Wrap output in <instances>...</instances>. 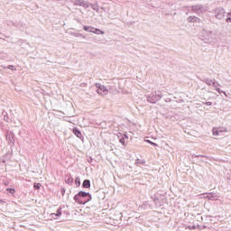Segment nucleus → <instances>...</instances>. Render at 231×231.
Listing matches in <instances>:
<instances>
[{
    "instance_id": "7c9ffc66",
    "label": "nucleus",
    "mask_w": 231,
    "mask_h": 231,
    "mask_svg": "<svg viewBox=\"0 0 231 231\" xmlns=\"http://www.w3.org/2000/svg\"><path fill=\"white\" fill-rule=\"evenodd\" d=\"M146 143H150V145H152L153 147H158V143L151 141V140H145Z\"/></svg>"
},
{
    "instance_id": "423d86ee",
    "label": "nucleus",
    "mask_w": 231,
    "mask_h": 231,
    "mask_svg": "<svg viewBox=\"0 0 231 231\" xmlns=\"http://www.w3.org/2000/svg\"><path fill=\"white\" fill-rule=\"evenodd\" d=\"M151 199H152L155 207H163L165 205V197L164 195L158 197L157 195H154L153 197L151 196Z\"/></svg>"
},
{
    "instance_id": "9d476101",
    "label": "nucleus",
    "mask_w": 231,
    "mask_h": 231,
    "mask_svg": "<svg viewBox=\"0 0 231 231\" xmlns=\"http://www.w3.org/2000/svg\"><path fill=\"white\" fill-rule=\"evenodd\" d=\"M72 133L77 136V138L84 142V135H82V132L80 131V129H79V127L75 126L72 129Z\"/></svg>"
},
{
    "instance_id": "c03bdc74",
    "label": "nucleus",
    "mask_w": 231,
    "mask_h": 231,
    "mask_svg": "<svg viewBox=\"0 0 231 231\" xmlns=\"http://www.w3.org/2000/svg\"><path fill=\"white\" fill-rule=\"evenodd\" d=\"M81 86H82V87L86 86V83H82Z\"/></svg>"
},
{
    "instance_id": "c85d7f7f",
    "label": "nucleus",
    "mask_w": 231,
    "mask_h": 231,
    "mask_svg": "<svg viewBox=\"0 0 231 231\" xmlns=\"http://www.w3.org/2000/svg\"><path fill=\"white\" fill-rule=\"evenodd\" d=\"M6 191H7L9 194H12V196H14V194H15V189H14V188H7V189H6Z\"/></svg>"
},
{
    "instance_id": "a18cd8bd",
    "label": "nucleus",
    "mask_w": 231,
    "mask_h": 231,
    "mask_svg": "<svg viewBox=\"0 0 231 231\" xmlns=\"http://www.w3.org/2000/svg\"><path fill=\"white\" fill-rule=\"evenodd\" d=\"M4 185H5V186L8 185V182H4Z\"/></svg>"
},
{
    "instance_id": "6e6552de",
    "label": "nucleus",
    "mask_w": 231,
    "mask_h": 231,
    "mask_svg": "<svg viewBox=\"0 0 231 231\" xmlns=\"http://www.w3.org/2000/svg\"><path fill=\"white\" fill-rule=\"evenodd\" d=\"M116 136L119 140V143H121V145H123L124 147H125V145H127V140H129V136L127 135V134L125 133H117Z\"/></svg>"
},
{
    "instance_id": "5701e85b",
    "label": "nucleus",
    "mask_w": 231,
    "mask_h": 231,
    "mask_svg": "<svg viewBox=\"0 0 231 231\" xmlns=\"http://www.w3.org/2000/svg\"><path fill=\"white\" fill-rule=\"evenodd\" d=\"M71 35H73V37H81L82 39H86V35L80 32H72Z\"/></svg>"
},
{
    "instance_id": "ddd939ff",
    "label": "nucleus",
    "mask_w": 231,
    "mask_h": 231,
    "mask_svg": "<svg viewBox=\"0 0 231 231\" xmlns=\"http://www.w3.org/2000/svg\"><path fill=\"white\" fill-rule=\"evenodd\" d=\"M82 189H91V180L89 179H86L83 180Z\"/></svg>"
},
{
    "instance_id": "a211bd4d",
    "label": "nucleus",
    "mask_w": 231,
    "mask_h": 231,
    "mask_svg": "<svg viewBox=\"0 0 231 231\" xmlns=\"http://www.w3.org/2000/svg\"><path fill=\"white\" fill-rule=\"evenodd\" d=\"M97 194L98 199H106V193L103 190L101 189L97 190Z\"/></svg>"
},
{
    "instance_id": "79ce46f5",
    "label": "nucleus",
    "mask_w": 231,
    "mask_h": 231,
    "mask_svg": "<svg viewBox=\"0 0 231 231\" xmlns=\"http://www.w3.org/2000/svg\"><path fill=\"white\" fill-rule=\"evenodd\" d=\"M189 230H196V226H192V227H189Z\"/></svg>"
},
{
    "instance_id": "c756f323",
    "label": "nucleus",
    "mask_w": 231,
    "mask_h": 231,
    "mask_svg": "<svg viewBox=\"0 0 231 231\" xmlns=\"http://www.w3.org/2000/svg\"><path fill=\"white\" fill-rule=\"evenodd\" d=\"M226 23H231V12L226 14Z\"/></svg>"
},
{
    "instance_id": "bb28decb",
    "label": "nucleus",
    "mask_w": 231,
    "mask_h": 231,
    "mask_svg": "<svg viewBox=\"0 0 231 231\" xmlns=\"http://www.w3.org/2000/svg\"><path fill=\"white\" fill-rule=\"evenodd\" d=\"M212 87L215 88V90L218 88V86H221L219 82L216 81V79H213V83L211 84Z\"/></svg>"
},
{
    "instance_id": "1a4fd4ad",
    "label": "nucleus",
    "mask_w": 231,
    "mask_h": 231,
    "mask_svg": "<svg viewBox=\"0 0 231 231\" xmlns=\"http://www.w3.org/2000/svg\"><path fill=\"white\" fill-rule=\"evenodd\" d=\"M190 8L195 14H203V12H205V6L202 5H191Z\"/></svg>"
},
{
    "instance_id": "f8f14e48",
    "label": "nucleus",
    "mask_w": 231,
    "mask_h": 231,
    "mask_svg": "<svg viewBox=\"0 0 231 231\" xmlns=\"http://www.w3.org/2000/svg\"><path fill=\"white\" fill-rule=\"evenodd\" d=\"M218 198L219 196H217V194L214 192H209L206 196V199H208L209 201H217Z\"/></svg>"
},
{
    "instance_id": "e433bc0d",
    "label": "nucleus",
    "mask_w": 231,
    "mask_h": 231,
    "mask_svg": "<svg viewBox=\"0 0 231 231\" xmlns=\"http://www.w3.org/2000/svg\"><path fill=\"white\" fill-rule=\"evenodd\" d=\"M87 162H88V163H93V157H88V159H87Z\"/></svg>"
},
{
    "instance_id": "c9c22d12",
    "label": "nucleus",
    "mask_w": 231,
    "mask_h": 231,
    "mask_svg": "<svg viewBox=\"0 0 231 231\" xmlns=\"http://www.w3.org/2000/svg\"><path fill=\"white\" fill-rule=\"evenodd\" d=\"M148 206H149V202L148 201H144L143 203V208H147Z\"/></svg>"
},
{
    "instance_id": "4be33fe9",
    "label": "nucleus",
    "mask_w": 231,
    "mask_h": 231,
    "mask_svg": "<svg viewBox=\"0 0 231 231\" xmlns=\"http://www.w3.org/2000/svg\"><path fill=\"white\" fill-rule=\"evenodd\" d=\"M88 5L92 8V10H94V12H98V10H99L98 5H97V4H88Z\"/></svg>"
},
{
    "instance_id": "aec40b11",
    "label": "nucleus",
    "mask_w": 231,
    "mask_h": 231,
    "mask_svg": "<svg viewBox=\"0 0 231 231\" xmlns=\"http://www.w3.org/2000/svg\"><path fill=\"white\" fill-rule=\"evenodd\" d=\"M93 29H94L93 26H89V25H84L83 26V30L85 32H88V33H93Z\"/></svg>"
},
{
    "instance_id": "7ed1b4c3",
    "label": "nucleus",
    "mask_w": 231,
    "mask_h": 231,
    "mask_svg": "<svg viewBox=\"0 0 231 231\" xmlns=\"http://www.w3.org/2000/svg\"><path fill=\"white\" fill-rule=\"evenodd\" d=\"M162 98H163V95H162L161 91H153L147 96V102H149V104H156L160 102Z\"/></svg>"
},
{
    "instance_id": "473e14b6",
    "label": "nucleus",
    "mask_w": 231,
    "mask_h": 231,
    "mask_svg": "<svg viewBox=\"0 0 231 231\" xmlns=\"http://www.w3.org/2000/svg\"><path fill=\"white\" fill-rule=\"evenodd\" d=\"M4 120H5V122H7V123L10 122V117H8V113H6V112L4 115Z\"/></svg>"
},
{
    "instance_id": "0eeeda50",
    "label": "nucleus",
    "mask_w": 231,
    "mask_h": 231,
    "mask_svg": "<svg viewBox=\"0 0 231 231\" xmlns=\"http://www.w3.org/2000/svg\"><path fill=\"white\" fill-rule=\"evenodd\" d=\"M95 88L97 95H107V93H109V89L107 88V87L100 83H96Z\"/></svg>"
},
{
    "instance_id": "f03ea898",
    "label": "nucleus",
    "mask_w": 231,
    "mask_h": 231,
    "mask_svg": "<svg viewBox=\"0 0 231 231\" xmlns=\"http://www.w3.org/2000/svg\"><path fill=\"white\" fill-rule=\"evenodd\" d=\"M199 37L204 42H210L214 39V32L210 30L202 29L199 33Z\"/></svg>"
},
{
    "instance_id": "f704fd0d",
    "label": "nucleus",
    "mask_w": 231,
    "mask_h": 231,
    "mask_svg": "<svg viewBox=\"0 0 231 231\" xmlns=\"http://www.w3.org/2000/svg\"><path fill=\"white\" fill-rule=\"evenodd\" d=\"M60 194L64 196L66 194V188H60Z\"/></svg>"
},
{
    "instance_id": "72a5a7b5",
    "label": "nucleus",
    "mask_w": 231,
    "mask_h": 231,
    "mask_svg": "<svg viewBox=\"0 0 231 231\" xmlns=\"http://www.w3.org/2000/svg\"><path fill=\"white\" fill-rule=\"evenodd\" d=\"M213 136H219V131L217 128H213Z\"/></svg>"
},
{
    "instance_id": "ea45409f",
    "label": "nucleus",
    "mask_w": 231,
    "mask_h": 231,
    "mask_svg": "<svg viewBox=\"0 0 231 231\" xmlns=\"http://www.w3.org/2000/svg\"><path fill=\"white\" fill-rule=\"evenodd\" d=\"M217 130L218 131L219 134L220 133H225V130H223V128H217Z\"/></svg>"
},
{
    "instance_id": "412c9836",
    "label": "nucleus",
    "mask_w": 231,
    "mask_h": 231,
    "mask_svg": "<svg viewBox=\"0 0 231 231\" xmlns=\"http://www.w3.org/2000/svg\"><path fill=\"white\" fill-rule=\"evenodd\" d=\"M41 187H42V184H41L40 182H34L33 183L34 190H41Z\"/></svg>"
},
{
    "instance_id": "39448f33",
    "label": "nucleus",
    "mask_w": 231,
    "mask_h": 231,
    "mask_svg": "<svg viewBox=\"0 0 231 231\" xmlns=\"http://www.w3.org/2000/svg\"><path fill=\"white\" fill-rule=\"evenodd\" d=\"M5 140L10 147H14L15 145V134L10 130H7L5 134Z\"/></svg>"
},
{
    "instance_id": "393cba45",
    "label": "nucleus",
    "mask_w": 231,
    "mask_h": 231,
    "mask_svg": "<svg viewBox=\"0 0 231 231\" xmlns=\"http://www.w3.org/2000/svg\"><path fill=\"white\" fill-rule=\"evenodd\" d=\"M145 163V160L136 159L135 165H143Z\"/></svg>"
},
{
    "instance_id": "cd10ccee",
    "label": "nucleus",
    "mask_w": 231,
    "mask_h": 231,
    "mask_svg": "<svg viewBox=\"0 0 231 231\" xmlns=\"http://www.w3.org/2000/svg\"><path fill=\"white\" fill-rule=\"evenodd\" d=\"M191 156H192V158H206V160H208V156H207V155H201V154L196 155L193 153Z\"/></svg>"
},
{
    "instance_id": "4468645a",
    "label": "nucleus",
    "mask_w": 231,
    "mask_h": 231,
    "mask_svg": "<svg viewBox=\"0 0 231 231\" xmlns=\"http://www.w3.org/2000/svg\"><path fill=\"white\" fill-rule=\"evenodd\" d=\"M65 183H67V185H73V177H71V174H67L65 176Z\"/></svg>"
},
{
    "instance_id": "2f4dec72",
    "label": "nucleus",
    "mask_w": 231,
    "mask_h": 231,
    "mask_svg": "<svg viewBox=\"0 0 231 231\" xmlns=\"http://www.w3.org/2000/svg\"><path fill=\"white\" fill-rule=\"evenodd\" d=\"M7 69H11V71H17V69L14 65H8Z\"/></svg>"
},
{
    "instance_id": "b1692460",
    "label": "nucleus",
    "mask_w": 231,
    "mask_h": 231,
    "mask_svg": "<svg viewBox=\"0 0 231 231\" xmlns=\"http://www.w3.org/2000/svg\"><path fill=\"white\" fill-rule=\"evenodd\" d=\"M215 91L217 92L219 95L223 94V95H225V97H228V95H226V92L224 91V90H222V89L219 88H216Z\"/></svg>"
},
{
    "instance_id": "6ab92c4d",
    "label": "nucleus",
    "mask_w": 231,
    "mask_h": 231,
    "mask_svg": "<svg viewBox=\"0 0 231 231\" xmlns=\"http://www.w3.org/2000/svg\"><path fill=\"white\" fill-rule=\"evenodd\" d=\"M215 79H210L208 78H204L202 79V82H204V84H207V86H212L213 82Z\"/></svg>"
},
{
    "instance_id": "f257e3e1",
    "label": "nucleus",
    "mask_w": 231,
    "mask_h": 231,
    "mask_svg": "<svg viewBox=\"0 0 231 231\" xmlns=\"http://www.w3.org/2000/svg\"><path fill=\"white\" fill-rule=\"evenodd\" d=\"M73 199L78 205H86V203H89L93 199V197L91 193L80 190L74 195Z\"/></svg>"
},
{
    "instance_id": "2eb2a0df",
    "label": "nucleus",
    "mask_w": 231,
    "mask_h": 231,
    "mask_svg": "<svg viewBox=\"0 0 231 231\" xmlns=\"http://www.w3.org/2000/svg\"><path fill=\"white\" fill-rule=\"evenodd\" d=\"M188 23H201V19L197 16H189L187 19Z\"/></svg>"
},
{
    "instance_id": "a19ab883",
    "label": "nucleus",
    "mask_w": 231,
    "mask_h": 231,
    "mask_svg": "<svg viewBox=\"0 0 231 231\" xmlns=\"http://www.w3.org/2000/svg\"><path fill=\"white\" fill-rule=\"evenodd\" d=\"M2 68H3L4 69H8V66L2 65Z\"/></svg>"
},
{
    "instance_id": "f3484780",
    "label": "nucleus",
    "mask_w": 231,
    "mask_h": 231,
    "mask_svg": "<svg viewBox=\"0 0 231 231\" xmlns=\"http://www.w3.org/2000/svg\"><path fill=\"white\" fill-rule=\"evenodd\" d=\"M92 33H95L96 35H104L106 33V32L94 27Z\"/></svg>"
},
{
    "instance_id": "9b49d317",
    "label": "nucleus",
    "mask_w": 231,
    "mask_h": 231,
    "mask_svg": "<svg viewBox=\"0 0 231 231\" xmlns=\"http://www.w3.org/2000/svg\"><path fill=\"white\" fill-rule=\"evenodd\" d=\"M75 6H82L83 8H89V4L84 0H75Z\"/></svg>"
},
{
    "instance_id": "dca6fc26",
    "label": "nucleus",
    "mask_w": 231,
    "mask_h": 231,
    "mask_svg": "<svg viewBox=\"0 0 231 231\" xmlns=\"http://www.w3.org/2000/svg\"><path fill=\"white\" fill-rule=\"evenodd\" d=\"M51 217H53V216H55V217H60V216H62V207L58 208L56 213H51Z\"/></svg>"
},
{
    "instance_id": "58836bf2",
    "label": "nucleus",
    "mask_w": 231,
    "mask_h": 231,
    "mask_svg": "<svg viewBox=\"0 0 231 231\" xmlns=\"http://www.w3.org/2000/svg\"><path fill=\"white\" fill-rule=\"evenodd\" d=\"M164 101L165 102H172V99H171V97H166V98H164Z\"/></svg>"
},
{
    "instance_id": "37998d69",
    "label": "nucleus",
    "mask_w": 231,
    "mask_h": 231,
    "mask_svg": "<svg viewBox=\"0 0 231 231\" xmlns=\"http://www.w3.org/2000/svg\"><path fill=\"white\" fill-rule=\"evenodd\" d=\"M5 203V201L3 199H0V205Z\"/></svg>"
},
{
    "instance_id": "a878e982",
    "label": "nucleus",
    "mask_w": 231,
    "mask_h": 231,
    "mask_svg": "<svg viewBox=\"0 0 231 231\" xmlns=\"http://www.w3.org/2000/svg\"><path fill=\"white\" fill-rule=\"evenodd\" d=\"M74 183H75L76 187H80V185H81L80 177H76Z\"/></svg>"
},
{
    "instance_id": "4c0bfd02",
    "label": "nucleus",
    "mask_w": 231,
    "mask_h": 231,
    "mask_svg": "<svg viewBox=\"0 0 231 231\" xmlns=\"http://www.w3.org/2000/svg\"><path fill=\"white\" fill-rule=\"evenodd\" d=\"M203 104H204V106H212V102H210V101L204 102Z\"/></svg>"
},
{
    "instance_id": "20e7f679",
    "label": "nucleus",
    "mask_w": 231,
    "mask_h": 231,
    "mask_svg": "<svg viewBox=\"0 0 231 231\" xmlns=\"http://www.w3.org/2000/svg\"><path fill=\"white\" fill-rule=\"evenodd\" d=\"M213 14H215L216 19L221 21L222 19H225V16L226 15V11L223 7H217L213 10Z\"/></svg>"
}]
</instances>
